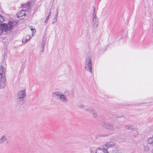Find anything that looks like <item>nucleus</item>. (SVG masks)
<instances>
[{"instance_id": "obj_13", "label": "nucleus", "mask_w": 153, "mask_h": 153, "mask_svg": "<svg viewBox=\"0 0 153 153\" xmlns=\"http://www.w3.org/2000/svg\"><path fill=\"white\" fill-rule=\"evenodd\" d=\"M7 140L6 136L4 135H3L0 139V143H4Z\"/></svg>"}, {"instance_id": "obj_8", "label": "nucleus", "mask_w": 153, "mask_h": 153, "mask_svg": "<svg viewBox=\"0 0 153 153\" xmlns=\"http://www.w3.org/2000/svg\"><path fill=\"white\" fill-rule=\"evenodd\" d=\"M104 124V125H103V126L105 127L106 128L109 130H111L113 131H114L117 128V127L115 126L111 123H105Z\"/></svg>"}, {"instance_id": "obj_9", "label": "nucleus", "mask_w": 153, "mask_h": 153, "mask_svg": "<svg viewBox=\"0 0 153 153\" xmlns=\"http://www.w3.org/2000/svg\"><path fill=\"white\" fill-rule=\"evenodd\" d=\"M17 22L15 21H10L8 23L9 29L10 30L11 29H14V27H15L17 25Z\"/></svg>"}, {"instance_id": "obj_25", "label": "nucleus", "mask_w": 153, "mask_h": 153, "mask_svg": "<svg viewBox=\"0 0 153 153\" xmlns=\"http://www.w3.org/2000/svg\"><path fill=\"white\" fill-rule=\"evenodd\" d=\"M151 145L152 146H153V142H152V144H151Z\"/></svg>"}, {"instance_id": "obj_4", "label": "nucleus", "mask_w": 153, "mask_h": 153, "mask_svg": "<svg viewBox=\"0 0 153 153\" xmlns=\"http://www.w3.org/2000/svg\"><path fill=\"white\" fill-rule=\"evenodd\" d=\"M92 21L93 26L96 27L98 25L99 19L96 16L95 7L92 13Z\"/></svg>"}, {"instance_id": "obj_11", "label": "nucleus", "mask_w": 153, "mask_h": 153, "mask_svg": "<svg viewBox=\"0 0 153 153\" xmlns=\"http://www.w3.org/2000/svg\"><path fill=\"white\" fill-rule=\"evenodd\" d=\"M86 111H91L92 113V115L94 117L97 116V114L96 111L91 107H88V108H86Z\"/></svg>"}, {"instance_id": "obj_15", "label": "nucleus", "mask_w": 153, "mask_h": 153, "mask_svg": "<svg viewBox=\"0 0 153 153\" xmlns=\"http://www.w3.org/2000/svg\"><path fill=\"white\" fill-rule=\"evenodd\" d=\"M56 15L55 18H54V19L55 20V22H53L52 23V24H54L55 23H56L57 21V16L58 15V13H59V11L58 10V9H56Z\"/></svg>"}, {"instance_id": "obj_6", "label": "nucleus", "mask_w": 153, "mask_h": 153, "mask_svg": "<svg viewBox=\"0 0 153 153\" xmlns=\"http://www.w3.org/2000/svg\"><path fill=\"white\" fill-rule=\"evenodd\" d=\"M25 90H22L19 92L17 95V99L22 100L26 97Z\"/></svg>"}, {"instance_id": "obj_26", "label": "nucleus", "mask_w": 153, "mask_h": 153, "mask_svg": "<svg viewBox=\"0 0 153 153\" xmlns=\"http://www.w3.org/2000/svg\"><path fill=\"white\" fill-rule=\"evenodd\" d=\"M55 22V20L54 19H53V22Z\"/></svg>"}, {"instance_id": "obj_3", "label": "nucleus", "mask_w": 153, "mask_h": 153, "mask_svg": "<svg viewBox=\"0 0 153 153\" xmlns=\"http://www.w3.org/2000/svg\"><path fill=\"white\" fill-rule=\"evenodd\" d=\"M115 145L113 142H109L102 146V151L103 153H109L108 149Z\"/></svg>"}, {"instance_id": "obj_18", "label": "nucleus", "mask_w": 153, "mask_h": 153, "mask_svg": "<svg viewBox=\"0 0 153 153\" xmlns=\"http://www.w3.org/2000/svg\"><path fill=\"white\" fill-rule=\"evenodd\" d=\"M4 20V17L0 15V24L1 22H3Z\"/></svg>"}, {"instance_id": "obj_28", "label": "nucleus", "mask_w": 153, "mask_h": 153, "mask_svg": "<svg viewBox=\"0 0 153 153\" xmlns=\"http://www.w3.org/2000/svg\"><path fill=\"white\" fill-rule=\"evenodd\" d=\"M152 137H153V134Z\"/></svg>"}, {"instance_id": "obj_21", "label": "nucleus", "mask_w": 153, "mask_h": 153, "mask_svg": "<svg viewBox=\"0 0 153 153\" xmlns=\"http://www.w3.org/2000/svg\"><path fill=\"white\" fill-rule=\"evenodd\" d=\"M128 129L133 130L134 129V128L131 126H130L128 127Z\"/></svg>"}, {"instance_id": "obj_27", "label": "nucleus", "mask_w": 153, "mask_h": 153, "mask_svg": "<svg viewBox=\"0 0 153 153\" xmlns=\"http://www.w3.org/2000/svg\"><path fill=\"white\" fill-rule=\"evenodd\" d=\"M101 136H103L102 135H100Z\"/></svg>"}, {"instance_id": "obj_23", "label": "nucleus", "mask_w": 153, "mask_h": 153, "mask_svg": "<svg viewBox=\"0 0 153 153\" xmlns=\"http://www.w3.org/2000/svg\"><path fill=\"white\" fill-rule=\"evenodd\" d=\"M128 127H129V126H125L126 129H128Z\"/></svg>"}, {"instance_id": "obj_22", "label": "nucleus", "mask_w": 153, "mask_h": 153, "mask_svg": "<svg viewBox=\"0 0 153 153\" xmlns=\"http://www.w3.org/2000/svg\"><path fill=\"white\" fill-rule=\"evenodd\" d=\"M46 42V41L45 39L44 40V38L43 39L42 42V43H44V44H45Z\"/></svg>"}, {"instance_id": "obj_14", "label": "nucleus", "mask_w": 153, "mask_h": 153, "mask_svg": "<svg viewBox=\"0 0 153 153\" xmlns=\"http://www.w3.org/2000/svg\"><path fill=\"white\" fill-rule=\"evenodd\" d=\"M51 10L50 11L49 13L48 16L46 17L45 20V23H48V19L49 18L50 16L51 15Z\"/></svg>"}, {"instance_id": "obj_24", "label": "nucleus", "mask_w": 153, "mask_h": 153, "mask_svg": "<svg viewBox=\"0 0 153 153\" xmlns=\"http://www.w3.org/2000/svg\"><path fill=\"white\" fill-rule=\"evenodd\" d=\"M90 152L91 153H94L93 151L91 149H90Z\"/></svg>"}, {"instance_id": "obj_1", "label": "nucleus", "mask_w": 153, "mask_h": 153, "mask_svg": "<svg viewBox=\"0 0 153 153\" xmlns=\"http://www.w3.org/2000/svg\"><path fill=\"white\" fill-rule=\"evenodd\" d=\"M70 94V92L68 91H65L64 94H61L60 91L54 92L52 93L53 97L56 99L64 103H67L68 102V97L69 96Z\"/></svg>"}, {"instance_id": "obj_20", "label": "nucleus", "mask_w": 153, "mask_h": 153, "mask_svg": "<svg viewBox=\"0 0 153 153\" xmlns=\"http://www.w3.org/2000/svg\"><path fill=\"white\" fill-rule=\"evenodd\" d=\"M45 44H44V43H42V50L41 51V52H42L44 50V46Z\"/></svg>"}, {"instance_id": "obj_12", "label": "nucleus", "mask_w": 153, "mask_h": 153, "mask_svg": "<svg viewBox=\"0 0 153 153\" xmlns=\"http://www.w3.org/2000/svg\"><path fill=\"white\" fill-rule=\"evenodd\" d=\"M26 16V14L24 13V11L23 10H21L20 12L17 14V16L18 17H22L23 16Z\"/></svg>"}, {"instance_id": "obj_17", "label": "nucleus", "mask_w": 153, "mask_h": 153, "mask_svg": "<svg viewBox=\"0 0 153 153\" xmlns=\"http://www.w3.org/2000/svg\"><path fill=\"white\" fill-rule=\"evenodd\" d=\"M78 107L79 108H84L86 110V108H88V107L83 105H78Z\"/></svg>"}, {"instance_id": "obj_19", "label": "nucleus", "mask_w": 153, "mask_h": 153, "mask_svg": "<svg viewBox=\"0 0 153 153\" xmlns=\"http://www.w3.org/2000/svg\"><path fill=\"white\" fill-rule=\"evenodd\" d=\"M29 37V38L28 39H25L24 38L23 40H22V42L25 43H26L30 39V37Z\"/></svg>"}, {"instance_id": "obj_7", "label": "nucleus", "mask_w": 153, "mask_h": 153, "mask_svg": "<svg viewBox=\"0 0 153 153\" xmlns=\"http://www.w3.org/2000/svg\"><path fill=\"white\" fill-rule=\"evenodd\" d=\"M6 79L5 77H0V89L4 88L6 84Z\"/></svg>"}, {"instance_id": "obj_2", "label": "nucleus", "mask_w": 153, "mask_h": 153, "mask_svg": "<svg viewBox=\"0 0 153 153\" xmlns=\"http://www.w3.org/2000/svg\"><path fill=\"white\" fill-rule=\"evenodd\" d=\"M92 58L91 55H87L85 64V70L89 71L91 73H92Z\"/></svg>"}, {"instance_id": "obj_10", "label": "nucleus", "mask_w": 153, "mask_h": 153, "mask_svg": "<svg viewBox=\"0 0 153 153\" xmlns=\"http://www.w3.org/2000/svg\"><path fill=\"white\" fill-rule=\"evenodd\" d=\"M1 27L2 28V32L3 31L7 32L10 30L8 25L6 23H3L0 24Z\"/></svg>"}, {"instance_id": "obj_16", "label": "nucleus", "mask_w": 153, "mask_h": 153, "mask_svg": "<svg viewBox=\"0 0 153 153\" xmlns=\"http://www.w3.org/2000/svg\"><path fill=\"white\" fill-rule=\"evenodd\" d=\"M148 144L151 145L152 143L153 142V137H152L149 138L148 140Z\"/></svg>"}, {"instance_id": "obj_5", "label": "nucleus", "mask_w": 153, "mask_h": 153, "mask_svg": "<svg viewBox=\"0 0 153 153\" xmlns=\"http://www.w3.org/2000/svg\"><path fill=\"white\" fill-rule=\"evenodd\" d=\"M6 65L5 62H2L0 66V77H5Z\"/></svg>"}]
</instances>
